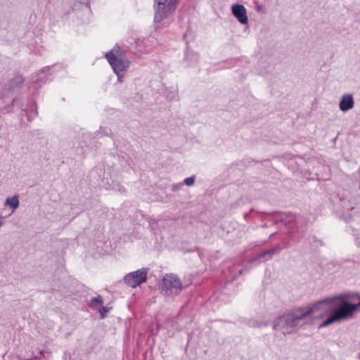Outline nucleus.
Listing matches in <instances>:
<instances>
[{
  "label": "nucleus",
  "mask_w": 360,
  "mask_h": 360,
  "mask_svg": "<svg viewBox=\"0 0 360 360\" xmlns=\"http://www.w3.org/2000/svg\"><path fill=\"white\" fill-rule=\"evenodd\" d=\"M336 300L339 302L337 307L331 315L320 324L319 328L350 320L360 308V293H342L326 297L300 311H297L293 314L279 316L274 321V328L281 330L283 333H290L297 328L300 321L307 316L319 314L321 317H323Z\"/></svg>",
  "instance_id": "obj_1"
},
{
  "label": "nucleus",
  "mask_w": 360,
  "mask_h": 360,
  "mask_svg": "<svg viewBox=\"0 0 360 360\" xmlns=\"http://www.w3.org/2000/svg\"><path fill=\"white\" fill-rule=\"evenodd\" d=\"M113 71L120 80L122 73L128 69L129 61L126 58L119 47H115L105 55Z\"/></svg>",
  "instance_id": "obj_2"
},
{
  "label": "nucleus",
  "mask_w": 360,
  "mask_h": 360,
  "mask_svg": "<svg viewBox=\"0 0 360 360\" xmlns=\"http://www.w3.org/2000/svg\"><path fill=\"white\" fill-rule=\"evenodd\" d=\"M161 292L166 296L179 293L182 289V283L179 277L173 274L164 276L159 284Z\"/></svg>",
  "instance_id": "obj_3"
},
{
  "label": "nucleus",
  "mask_w": 360,
  "mask_h": 360,
  "mask_svg": "<svg viewBox=\"0 0 360 360\" xmlns=\"http://www.w3.org/2000/svg\"><path fill=\"white\" fill-rule=\"evenodd\" d=\"M178 1L179 0H155V21L160 22L167 18L175 11Z\"/></svg>",
  "instance_id": "obj_4"
},
{
  "label": "nucleus",
  "mask_w": 360,
  "mask_h": 360,
  "mask_svg": "<svg viewBox=\"0 0 360 360\" xmlns=\"http://www.w3.org/2000/svg\"><path fill=\"white\" fill-rule=\"evenodd\" d=\"M148 269L142 268L130 272L124 277V281L128 285L136 288L146 281Z\"/></svg>",
  "instance_id": "obj_5"
},
{
  "label": "nucleus",
  "mask_w": 360,
  "mask_h": 360,
  "mask_svg": "<svg viewBox=\"0 0 360 360\" xmlns=\"http://www.w3.org/2000/svg\"><path fill=\"white\" fill-rule=\"evenodd\" d=\"M231 11L233 15L240 25H245L248 24V11L243 5L234 4L231 6Z\"/></svg>",
  "instance_id": "obj_6"
},
{
  "label": "nucleus",
  "mask_w": 360,
  "mask_h": 360,
  "mask_svg": "<svg viewBox=\"0 0 360 360\" xmlns=\"http://www.w3.org/2000/svg\"><path fill=\"white\" fill-rule=\"evenodd\" d=\"M339 109L342 112H346L354 107V98L351 94H344L340 98Z\"/></svg>",
  "instance_id": "obj_7"
},
{
  "label": "nucleus",
  "mask_w": 360,
  "mask_h": 360,
  "mask_svg": "<svg viewBox=\"0 0 360 360\" xmlns=\"http://www.w3.org/2000/svg\"><path fill=\"white\" fill-rule=\"evenodd\" d=\"M4 205L6 207H9L11 210V213H13L19 207V197L17 195L8 196Z\"/></svg>",
  "instance_id": "obj_8"
},
{
  "label": "nucleus",
  "mask_w": 360,
  "mask_h": 360,
  "mask_svg": "<svg viewBox=\"0 0 360 360\" xmlns=\"http://www.w3.org/2000/svg\"><path fill=\"white\" fill-rule=\"evenodd\" d=\"M195 181V176H191V177H188V178H186L184 180V184H186V186H191L194 184Z\"/></svg>",
  "instance_id": "obj_9"
},
{
  "label": "nucleus",
  "mask_w": 360,
  "mask_h": 360,
  "mask_svg": "<svg viewBox=\"0 0 360 360\" xmlns=\"http://www.w3.org/2000/svg\"><path fill=\"white\" fill-rule=\"evenodd\" d=\"M112 190L119 191L120 193H124L125 188L120 184H117L116 185L113 186L112 188Z\"/></svg>",
  "instance_id": "obj_10"
},
{
  "label": "nucleus",
  "mask_w": 360,
  "mask_h": 360,
  "mask_svg": "<svg viewBox=\"0 0 360 360\" xmlns=\"http://www.w3.org/2000/svg\"><path fill=\"white\" fill-rule=\"evenodd\" d=\"M102 304V299L100 296H98L96 297H94L91 300V304L92 305H98Z\"/></svg>",
  "instance_id": "obj_11"
},
{
  "label": "nucleus",
  "mask_w": 360,
  "mask_h": 360,
  "mask_svg": "<svg viewBox=\"0 0 360 360\" xmlns=\"http://www.w3.org/2000/svg\"><path fill=\"white\" fill-rule=\"evenodd\" d=\"M110 310V308H106V307H102L101 309H100V314L101 315V317L103 318L107 313H108Z\"/></svg>",
  "instance_id": "obj_12"
},
{
  "label": "nucleus",
  "mask_w": 360,
  "mask_h": 360,
  "mask_svg": "<svg viewBox=\"0 0 360 360\" xmlns=\"http://www.w3.org/2000/svg\"><path fill=\"white\" fill-rule=\"evenodd\" d=\"M359 357H360V353H359Z\"/></svg>",
  "instance_id": "obj_13"
}]
</instances>
